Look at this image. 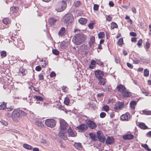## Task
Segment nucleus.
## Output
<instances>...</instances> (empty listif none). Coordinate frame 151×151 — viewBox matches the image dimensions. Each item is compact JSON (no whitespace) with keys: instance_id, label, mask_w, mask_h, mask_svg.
<instances>
[{"instance_id":"f257e3e1","label":"nucleus","mask_w":151,"mask_h":151,"mask_svg":"<svg viewBox=\"0 0 151 151\" xmlns=\"http://www.w3.org/2000/svg\"><path fill=\"white\" fill-rule=\"evenodd\" d=\"M80 30L78 29H75L74 31L76 33L73 39V41L77 45L82 44L84 42L86 38L85 35L80 33Z\"/></svg>"},{"instance_id":"f03ea898","label":"nucleus","mask_w":151,"mask_h":151,"mask_svg":"<svg viewBox=\"0 0 151 151\" xmlns=\"http://www.w3.org/2000/svg\"><path fill=\"white\" fill-rule=\"evenodd\" d=\"M26 115V113L24 111L17 109L13 110L11 114V116L13 120L17 122L20 120L22 116Z\"/></svg>"},{"instance_id":"7ed1b4c3","label":"nucleus","mask_w":151,"mask_h":151,"mask_svg":"<svg viewBox=\"0 0 151 151\" xmlns=\"http://www.w3.org/2000/svg\"><path fill=\"white\" fill-rule=\"evenodd\" d=\"M116 89L124 97H129L132 96L131 93L129 92L126 87L122 84H120L116 87Z\"/></svg>"},{"instance_id":"20e7f679","label":"nucleus","mask_w":151,"mask_h":151,"mask_svg":"<svg viewBox=\"0 0 151 151\" xmlns=\"http://www.w3.org/2000/svg\"><path fill=\"white\" fill-rule=\"evenodd\" d=\"M64 23L66 24H69L72 23L74 19L73 17L72 14H66L63 17Z\"/></svg>"},{"instance_id":"39448f33","label":"nucleus","mask_w":151,"mask_h":151,"mask_svg":"<svg viewBox=\"0 0 151 151\" xmlns=\"http://www.w3.org/2000/svg\"><path fill=\"white\" fill-rule=\"evenodd\" d=\"M12 39L13 40V43L15 45L19 47L20 50L24 49V47L22 40L20 39H17L16 38L14 39L12 38Z\"/></svg>"},{"instance_id":"423d86ee","label":"nucleus","mask_w":151,"mask_h":151,"mask_svg":"<svg viewBox=\"0 0 151 151\" xmlns=\"http://www.w3.org/2000/svg\"><path fill=\"white\" fill-rule=\"evenodd\" d=\"M69 0H62L61 5L56 9L58 12H61L64 10L67 6V2Z\"/></svg>"},{"instance_id":"0eeeda50","label":"nucleus","mask_w":151,"mask_h":151,"mask_svg":"<svg viewBox=\"0 0 151 151\" xmlns=\"http://www.w3.org/2000/svg\"><path fill=\"white\" fill-rule=\"evenodd\" d=\"M45 123L47 127L52 128L55 126L56 121L53 119H47L45 120Z\"/></svg>"},{"instance_id":"6e6552de","label":"nucleus","mask_w":151,"mask_h":151,"mask_svg":"<svg viewBox=\"0 0 151 151\" xmlns=\"http://www.w3.org/2000/svg\"><path fill=\"white\" fill-rule=\"evenodd\" d=\"M60 125L61 130L64 132H66L67 129L68 127V124L63 119L60 120Z\"/></svg>"},{"instance_id":"1a4fd4ad","label":"nucleus","mask_w":151,"mask_h":151,"mask_svg":"<svg viewBox=\"0 0 151 151\" xmlns=\"http://www.w3.org/2000/svg\"><path fill=\"white\" fill-rule=\"evenodd\" d=\"M97 138L99 141L101 142H104L105 140V138L102 132L98 131L97 132Z\"/></svg>"},{"instance_id":"9d476101","label":"nucleus","mask_w":151,"mask_h":151,"mask_svg":"<svg viewBox=\"0 0 151 151\" xmlns=\"http://www.w3.org/2000/svg\"><path fill=\"white\" fill-rule=\"evenodd\" d=\"M94 74L96 77L98 79H100L101 78L103 77L104 75V73L99 70L95 71Z\"/></svg>"},{"instance_id":"9b49d317","label":"nucleus","mask_w":151,"mask_h":151,"mask_svg":"<svg viewBox=\"0 0 151 151\" xmlns=\"http://www.w3.org/2000/svg\"><path fill=\"white\" fill-rule=\"evenodd\" d=\"M124 105V103L123 102L118 101L115 103L114 108L116 110H120L123 108Z\"/></svg>"},{"instance_id":"f8f14e48","label":"nucleus","mask_w":151,"mask_h":151,"mask_svg":"<svg viewBox=\"0 0 151 151\" xmlns=\"http://www.w3.org/2000/svg\"><path fill=\"white\" fill-rule=\"evenodd\" d=\"M87 123L88 126L91 129H95L96 125L94 122L90 120H87Z\"/></svg>"},{"instance_id":"ddd939ff","label":"nucleus","mask_w":151,"mask_h":151,"mask_svg":"<svg viewBox=\"0 0 151 151\" xmlns=\"http://www.w3.org/2000/svg\"><path fill=\"white\" fill-rule=\"evenodd\" d=\"M77 128L81 132H83L87 129V126L84 124H81L77 127Z\"/></svg>"},{"instance_id":"4468645a","label":"nucleus","mask_w":151,"mask_h":151,"mask_svg":"<svg viewBox=\"0 0 151 151\" xmlns=\"http://www.w3.org/2000/svg\"><path fill=\"white\" fill-rule=\"evenodd\" d=\"M131 115L128 113H127L125 114L122 115L120 116V119L123 121H127L130 118Z\"/></svg>"},{"instance_id":"2eb2a0df","label":"nucleus","mask_w":151,"mask_h":151,"mask_svg":"<svg viewBox=\"0 0 151 151\" xmlns=\"http://www.w3.org/2000/svg\"><path fill=\"white\" fill-rule=\"evenodd\" d=\"M95 42V37L94 36H92L90 38V40L89 41V46L92 49H93L94 45V43Z\"/></svg>"},{"instance_id":"dca6fc26","label":"nucleus","mask_w":151,"mask_h":151,"mask_svg":"<svg viewBox=\"0 0 151 151\" xmlns=\"http://www.w3.org/2000/svg\"><path fill=\"white\" fill-rule=\"evenodd\" d=\"M65 132L61 130L58 134L59 136L64 140H66L67 139V137L64 134V133Z\"/></svg>"},{"instance_id":"f3484780","label":"nucleus","mask_w":151,"mask_h":151,"mask_svg":"<svg viewBox=\"0 0 151 151\" xmlns=\"http://www.w3.org/2000/svg\"><path fill=\"white\" fill-rule=\"evenodd\" d=\"M123 138L125 140H130L133 138L134 136L131 134H128L123 135Z\"/></svg>"},{"instance_id":"a211bd4d","label":"nucleus","mask_w":151,"mask_h":151,"mask_svg":"<svg viewBox=\"0 0 151 151\" xmlns=\"http://www.w3.org/2000/svg\"><path fill=\"white\" fill-rule=\"evenodd\" d=\"M67 132L68 135L71 137H75L76 134V132L75 133L73 132L70 127L67 130Z\"/></svg>"},{"instance_id":"6ab92c4d","label":"nucleus","mask_w":151,"mask_h":151,"mask_svg":"<svg viewBox=\"0 0 151 151\" xmlns=\"http://www.w3.org/2000/svg\"><path fill=\"white\" fill-rule=\"evenodd\" d=\"M106 143L108 144H111L114 142V139L112 137H108L106 140Z\"/></svg>"},{"instance_id":"aec40b11","label":"nucleus","mask_w":151,"mask_h":151,"mask_svg":"<svg viewBox=\"0 0 151 151\" xmlns=\"http://www.w3.org/2000/svg\"><path fill=\"white\" fill-rule=\"evenodd\" d=\"M79 23L82 25L86 24L87 22V19L85 18L81 17L78 20Z\"/></svg>"},{"instance_id":"412c9836","label":"nucleus","mask_w":151,"mask_h":151,"mask_svg":"<svg viewBox=\"0 0 151 151\" xmlns=\"http://www.w3.org/2000/svg\"><path fill=\"white\" fill-rule=\"evenodd\" d=\"M99 81V83L101 85L104 86L106 83V81L105 78L103 77L101 78L100 79H98Z\"/></svg>"},{"instance_id":"4be33fe9","label":"nucleus","mask_w":151,"mask_h":151,"mask_svg":"<svg viewBox=\"0 0 151 151\" xmlns=\"http://www.w3.org/2000/svg\"><path fill=\"white\" fill-rule=\"evenodd\" d=\"M130 104L131 108L132 110H134L135 108V106L137 104V102L134 101H132L130 102Z\"/></svg>"},{"instance_id":"5701e85b","label":"nucleus","mask_w":151,"mask_h":151,"mask_svg":"<svg viewBox=\"0 0 151 151\" xmlns=\"http://www.w3.org/2000/svg\"><path fill=\"white\" fill-rule=\"evenodd\" d=\"M138 126L140 128L143 129H146L148 128L143 123H139L138 124Z\"/></svg>"},{"instance_id":"b1692460","label":"nucleus","mask_w":151,"mask_h":151,"mask_svg":"<svg viewBox=\"0 0 151 151\" xmlns=\"http://www.w3.org/2000/svg\"><path fill=\"white\" fill-rule=\"evenodd\" d=\"M75 147L77 149L81 150L82 149L81 144V143L75 142L74 144Z\"/></svg>"},{"instance_id":"393cba45","label":"nucleus","mask_w":151,"mask_h":151,"mask_svg":"<svg viewBox=\"0 0 151 151\" xmlns=\"http://www.w3.org/2000/svg\"><path fill=\"white\" fill-rule=\"evenodd\" d=\"M56 21V19L55 18H51L49 19L48 22L50 25H52L54 24Z\"/></svg>"},{"instance_id":"a878e982","label":"nucleus","mask_w":151,"mask_h":151,"mask_svg":"<svg viewBox=\"0 0 151 151\" xmlns=\"http://www.w3.org/2000/svg\"><path fill=\"white\" fill-rule=\"evenodd\" d=\"M96 64V61L95 60H92L91 62V64L89 65V68L91 69H93Z\"/></svg>"},{"instance_id":"bb28decb","label":"nucleus","mask_w":151,"mask_h":151,"mask_svg":"<svg viewBox=\"0 0 151 151\" xmlns=\"http://www.w3.org/2000/svg\"><path fill=\"white\" fill-rule=\"evenodd\" d=\"M65 32V29L64 27H62L60 29L58 34L59 35L62 36L64 35Z\"/></svg>"},{"instance_id":"cd10ccee","label":"nucleus","mask_w":151,"mask_h":151,"mask_svg":"<svg viewBox=\"0 0 151 151\" xmlns=\"http://www.w3.org/2000/svg\"><path fill=\"white\" fill-rule=\"evenodd\" d=\"M89 135L90 137L92 140L94 141H96L97 139H96V136L95 134L93 133H90L89 134Z\"/></svg>"},{"instance_id":"c85d7f7f","label":"nucleus","mask_w":151,"mask_h":151,"mask_svg":"<svg viewBox=\"0 0 151 151\" xmlns=\"http://www.w3.org/2000/svg\"><path fill=\"white\" fill-rule=\"evenodd\" d=\"M141 146L146 150L148 151H151V149L149 148L147 144H142Z\"/></svg>"},{"instance_id":"c756f323","label":"nucleus","mask_w":151,"mask_h":151,"mask_svg":"<svg viewBox=\"0 0 151 151\" xmlns=\"http://www.w3.org/2000/svg\"><path fill=\"white\" fill-rule=\"evenodd\" d=\"M23 147L27 150H31L32 149V146L27 144H24L23 145Z\"/></svg>"},{"instance_id":"7c9ffc66","label":"nucleus","mask_w":151,"mask_h":151,"mask_svg":"<svg viewBox=\"0 0 151 151\" xmlns=\"http://www.w3.org/2000/svg\"><path fill=\"white\" fill-rule=\"evenodd\" d=\"M98 37L99 39L104 38L105 36V34L104 32H99L98 34Z\"/></svg>"},{"instance_id":"2f4dec72","label":"nucleus","mask_w":151,"mask_h":151,"mask_svg":"<svg viewBox=\"0 0 151 151\" xmlns=\"http://www.w3.org/2000/svg\"><path fill=\"white\" fill-rule=\"evenodd\" d=\"M33 98L39 101H42L43 100V98L42 97L38 96H34Z\"/></svg>"},{"instance_id":"473e14b6","label":"nucleus","mask_w":151,"mask_h":151,"mask_svg":"<svg viewBox=\"0 0 151 151\" xmlns=\"http://www.w3.org/2000/svg\"><path fill=\"white\" fill-rule=\"evenodd\" d=\"M141 91L142 93L145 94V96H147L148 94H149V92L143 88H141Z\"/></svg>"},{"instance_id":"72a5a7b5","label":"nucleus","mask_w":151,"mask_h":151,"mask_svg":"<svg viewBox=\"0 0 151 151\" xmlns=\"http://www.w3.org/2000/svg\"><path fill=\"white\" fill-rule=\"evenodd\" d=\"M3 22L5 24H8L10 23L9 19L8 18H5L3 20Z\"/></svg>"},{"instance_id":"f704fd0d","label":"nucleus","mask_w":151,"mask_h":151,"mask_svg":"<svg viewBox=\"0 0 151 151\" xmlns=\"http://www.w3.org/2000/svg\"><path fill=\"white\" fill-rule=\"evenodd\" d=\"M149 71L147 69H145L144 71V76L145 77H147L149 76Z\"/></svg>"},{"instance_id":"c9c22d12","label":"nucleus","mask_w":151,"mask_h":151,"mask_svg":"<svg viewBox=\"0 0 151 151\" xmlns=\"http://www.w3.org/2000/svg\"><path fill=\"white\" fill-rule=\"evenodd\" d=\"M35 124L37 125L42 127L43 126V124H42L41 121H37L35 122Z\"/></svg>"},{"instance_id":"e433bc0d","label":"nucleus","mask_w":151,"mask_h":151,"mask_svg":"<svg viewBox=\"0 0 151 151\" xmlns=\"http://www.w3.org/2000/svg\"><path fill=\"white\" fill-rule=\"evenodd\" d=\"M118 25L115 22H112L111 24V28L112 29H113L114 28L117 27Z\"/></svg>"},{"instance_id":"4c0bfd02","label":"nucleus","mask_w":151,"mask_h":151,"mask_svg":"<svg viewBox=\"0 0 151 151\" xmlns=\"http://www.w3.org/2000/svg\"><path fill=\"white\" fill-rule=\"evenodd\" d=\"M143 114L146 115H151V111H146L143 110L142 111Z\"/></svg>"},{"instance_id":"58836bf2","label":"nucleus","mask_w":151,"mask_h":151,"mask_svg":"<svg viewBox=\"0 0 151 151\" xmlns=\"http://www.w3.org/2000/svg\"><path fill=\"white\" fill-rule=\"evenodd\" d=\"M69 103V99L68 97H66L65 98L64 101V104L66 105H68Z\"/></svg>"},{"instance_id":"ea45409f","label":"nucleus","mask_w":151,"mask_h":151,"mask_svg":"<svg viewBox=\"0 0 151 151\" xmlns=\"http://www.w3.org/2000/svg\"><path fill=\"white\" fill-rule=\"evenodd\" d=\"M1 56L2 58H4L6 56V52L5 51H2L1 52Z\"/></svg>"},{"instance_id":"a19ab883","label":"nucleus","mask_w":151,"mask_h":151,"mask_svg":"<svg viewBox=\"0 0 151 151\" xmlns=\"http://www.w3.org/2000/svg\"><path fill=\"white\" fill-rule=\"evenodd\" d=\"M6 108V103H3L0 105V109L3 110Z\"/></svg>"},{"instance_id":"79ce46f5","label":"nucleus","mask_w":151,"mask_h":151,"mask_svg":"<svg viewBox=\"0 0 151 151\" xmlns=\"http://www.w3.org/2000/svg\"><path fill=\"white\" fill-rule=\"evenodd\" d=\"M41 62H42L43 63H42L41 64L42 65V67H43L44 68H45L46 65L47 64V62L46 60H45L44 61V62H43V60H42L41 61Z\"/></svg>"},{"instance_id":"37998d69","label":"nucleus","mask_w":151,"mask_h":151,"mask_svg":"<svg viewBox=\"0 0 151 151\" xmlns=\"http://www.w3.org/2000/svg\"><path fill=\"white\" fill-rule=\"evenodd\" d=\"M123 38H121L119 39V40L118 42V43L119 45H123Z\"/></svg>"},{"instance_id":"c03bdc74","label":"nucleus","mask_w":151,"mask_h":151,"mask_svg":"<svg viewBox=\"0 0 151 151\" xmlns=\"http://www.w3.org/2000/svg\"><path fill=\"white\" fill-rule=\"evenodd\" d=\"M103 109L104 111L107 112L109 110V107L107 105H105L103 106Z\"/></svg>"},{"instance_id":"a18cd8bd","label":"nucleus","mask_w":151,"mask_h":151,"mask_svg":"<svg viewBox=\"0 0 151 151\" xmlns=\"http://www.w3.org/2000/svg\"><path fill=\"white\" fill-rule=\"evenodd\" d=\"M52 52L53 54L56 55H58L59 54V51L56 49L52 50Z\"/></svg>"},{"instance_id":"49530a36","label":"nucleus","mask_w":151,"mask_h":151,"mask_svg":"<svg viewBox=\"0 0 151 151\" xmlns=\"http://www.w3.org/2000/svg\"><path fill=\"white\" fill-rule=\"evenodd\" d=\"M81 4V2L79 1H77L75 3L74 6L76 7H77L80 6Z\"/></svg>"},{"instance_id":"de8ad7c7","label":"nucleus","mask_w":151,"mask_h":151,"mask_svg":"<svg viewBox=\"0 0 151 151\" xmlns=\"http://www.w3.org/2000/svg\"><path fill=\"white\" fill-rule=\"evenodd\" d=\"M99 6L97 4H95L94 5L93 9L95 11H97L99 9Z\"/></svg>"},{"instance_id":"09e8293b","label":"nucleus","mask_w":151,"mask_h":151,"mask_svg":"<svg viewBox=\"0 0 151 151\" xmlns=\"http://www.w3.org/2000/svg\"><path fill=\"white\" fill-rule=\"evenodd\" d=\"M106 20L109 21H110L112 19V17L110 15H106Z\"/></svg>"},{"instance_id":"8fccbe9b","label":"nucleus","mask_w":151,"mask_h":151,"mask_svg":"<svg viewBox=\"0 0 151 151\" xmlns=\"http://www.w3.org/2000/svg\"><path fill=\"white\" fill-rule=\"evenodd\" d=\"M106 116V114L104 112H101L100 114V117L101 118H104Z\"/></svg>"},{"instance_id":"3c124183","label":"nucleus","mask_w":151,"mask_h":151,"mask_svg":"<svg viewBox=\"0 0 151 151\" xmlns=\"http://www.w3.org/2000/svg\"><path fill=\"white\" fill-rule=\"evenodd\" d=\"M94 24V23H89L88 26V27L91 29H93V25Z\"/></svg>"},{"instance_id":"603ef678","label":"nucleus","mask_w":151,"mask_h":151,"mask_svg":"<svg viewBox=\"0 0 151 151\" xmlns=\"http://www.w3.org/2000/svg\"><path fill=\"white\" fill-rule=\"evenodd\" d=\"M142 39H140L138 41L137 43V45L139 47H140V46L142 45Z\"/></svg>"},{"instance_id":"864d4df0","label":"nucleus","mask_w":151,"mask_h":151,"mask_svg":"<svg viewBox=\"0 0 151 151\" xmlns=\"http://www.w3.org/2000/svg\"><path fill=\"white\" fill-rule=\"evenodd\" d=\"M96 61V63L99 65H102L103 64V62H101L99 60H97Z\"/></svg>"},{"instance_id":"5fc2aeb1","label":"nucleus","mask_w":151,"mask_h":151,"mask_svg":"<svg viewBox=\"0 0 151 151\" xmlns=\"http://www.w3.org/2000/svg\"><path fill=\"white\" fill-rule=\"evenodd\" d=\"M0 122L3 125L5 126H6L8 124L7 122L6 121L4 120H1Z\"/></svg>"},{"instance_id":"6e6d98bb","label":"nucleus","mask_w":151,"mask_h":151,"mask_svg":"<svg viewBox=\"0 0 151 151\" xmlns=\"http://www.w3.org/2000/svg\"><path fill=\"white\" fill-rule=\"evenodd\" d=\"M62 90L64 92H66L67 91V88L66 86H63L62 87Z\"/></svg>"},{"instance_id":"4d7b16f0","label":"nucleus","mask_w":151,"mask_h":151,"mask_svg":"<svg viewBox=\"0 0 151 151\" xmlns=\"http://www.w3.org/2000/svg\"><path fill=\"white\" fill-rule=\"evenodd\" d=\"M38 77L40 80H42L44 79L43 76L41 74H40L39 75Z\"/></svg>"},{"instance_id":"13d9d810","label":"nucleus","mask_w":151,"mask_h":151,"mask_svg":"<svg viewBox=\"0 0 151 151\" xmlns=\"http://www.w3.org/2000/svg\"><path fill=\"white\" fill-rule=\"evenodd\" d=\"M14 108V107L13 106H11L10 107L7 108V109L8 111H9L13 110Z\"/></svg>"},{"instance_id":"bf43d9fd","label":"nucleus","mask_w":151,"mask_h":151,"mask_svg":"<svg viewBox=\"0 0 151 151\" xmlns=\"http://www.w3.org/2000/svg\"><path fill=\"white\" fill-rule=\"evenodd\" d=\"M35 69L36 71H40L41 70V67L40 66H38L36 67Z\"/></svg>"},{"instance_id":"052dcab7","label":"nucleus","mask_w":151,"mask_h":151,"mask_svg":"<svg viewBox=\"0 0 151 151\" xmlns=\"http://www.w3.org/2000/svg\"><path fill=\"white\" fill-rule=\"evenodd\" d=\"M127 65L128 67L131 68H132L133 67V65L132 64L130 63H127Z\"/></svg>"},{"instance_id":"680f3d73","label":"nucleus","mask_w":151,"mask_h":151,"mask_svg":"<svg viewBox=\"0 0 151 151\" xmlns=\"http://www.w3.org/2000/svg\"><path fill=\"white\" fill-rule=\"evenodd\" d=\"M150 44L149 42H147L146 43L145 46L146 47V48L147 49H148L150 47Z\"/></svg>"},{"instance_id":"e2e57ef3","label":"nucleus","mask_w":151,"mask_h":151,"mask_svg":"<svg viewBox=\"0 0 151 151\" xmlns=\"http://www.w3.org/2000/svg\"><path fill=\"white\" fill-rule=\"evenodd\" d=\"M130 35L131 36H133V37H135L137 35L136 33H135V32H130Z\"/></svg>"},{"instance_id":"0e129e2a","label":"nucleus","mask_w":151,"mask_h":151,"mask_svg":"<svg viewBox=\"0 0 151 151\" xmlns=\"http://www.w3.org/2000/svg\"><path fill=\"white\" fill-rule=\"evenodd\" d=\"M139 60L137 59H135L133 60L134 63L135 64H138L139 63Z\"/></svg>"},{"instance_id":"69168bd1","label":"nucleus","mask_w":151,"mask_h":151,"mask_svg":"<svg viewBox=\"0 0 151 151\" xmlns=\"http://www.w3.org/2000/svg\"><path fill=\"white\" fill-rule=\"evenodd\" d=\"M56 76V74L55 73L53 72H52L50 74V76L51 77H53Z\"/></svg>"},{"instance_id":"338daca9","label":"nucleus","mask_w":151,"mask_h":151,"mask_svg":"<svg viewBox=\"0 0 151 151\" xmlns=\"http://www.w3.org/2000/svg\"><path fill=\"white\" fill-rule=\"evenodd\" d=\"M146 135L148 137H151V131H150L147 133L146 134Z\"/></svg>"},{"instance_id":"774afa93","label":"nucleus","mask_w":151,"mask_h":151,"mask_svg":"<svg viewBox=\"0 0 151 151\" xmlns=\"http://www.w3.org/2000/svg\"><path fill=\"white\" fill-rule=\"evenodd\" d=\"M120 60L119 58H115V61L117 63H119L120 62Z\"/></svg>"}]
</instances>
